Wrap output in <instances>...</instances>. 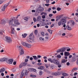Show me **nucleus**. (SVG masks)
Listing matches in <instances>:
<instances>
[{
  "instance_id": "f257e3e1",
  "label": "nucleus",
  "mask_w": 78,
  "mask_h": 78,
  "mask_svg": "<svg viewBox=\"0 0 78 78\" xmlns=\"http://www.w3.org/2000/svg\"><path fill=\"white\" fill-rule=\"evenodd\" d=\"M9 23L10 26H13V27H16L15 25H19L20 23L18 22L17 20H15L14 18H12L11 20L9 21Z\"/></svg>"
},
{
  "instance_id": "f03ea898",
  "label": "nucleus",
  "mask_w": 78,
  "mask_h": 78,
  "mask_svg": "<svg viewBox=\"0 0 78 78\" xmlns=\"http://www.w3.org/2000/svg\"><path fill=\"white\" fill-rule=\"evenodd\" d=\"M6 61L7 63L9 64H12L13 60L12 59H8L5 58H2L0 59V61L3 62Z\"/></svg>"
},
{
  "instance_id": "7ed1b4c3",
  "label": "nucleus",
  "mask_w": 78,
  "mask_h": 78,
  "mask_svg": "<svg viewBox=\"0 0 78 78\" xmlns=\"http://www.w3.org/2000/svg\"><path fill=\"white\" fill-rule=\"evenodd\" d=\"M48 60V61H50L51 63H54V64H57V65H59V62L57 61V60L55 59H54L52 60L51 58H49Z\"/></svg>"
},
{
  "instance_id": "20e7f679",
  "label": "nucleus",
  "mask_w": 78,
  "mask_h": 78,
  "mask_svg": "<svg viewBox=\"0 0 78 78\" xmlns=\"http://www.w3.org/2000/svg\"><path fill=\"white\" fill-rule=\"evenodd\" d=\"M44 10V8L41 7H38V9H37L36 12H37V13H39L40 12H42Z\"/></svg>"
},
{
  "instance_id": "39448f33",
  "label": "nucleus",
  "mask_w": 78,
  "mask_h": 78,
  "mask_svg": "<svg viewBox=\"0 0 78 78\" xmlns=\"http://www.w3.org/2000/svg\"><path fill=\"white\" fill-rule=\"evenodd\" d=\"M5 38L6 39V41L8 42V43H10V42H12V40H11V37L8 36H6L5 37Z\"/></svg>"
},
{
  "instance_id": "423d86ee",
  "label": "nucleus",
  "mask_w": 78,
  "mask_h": 78,
  "mask_svg": "<svg viewBox=\"0 0 78 78\" xmlns=\"http://www.w3.org/2000/svg\"><path fill=\"white\" fill-rule=\"evenodd\" d=\"M27 63H25V62H22L20 64L19 67L20 69H21V68L25 66H27Z\"/></svg>"
},
{
  "instance_id": "0eeeda50",
  "label": "nucleus",
  "mask_w": 78,
  "mask_h": 78,
  "mask_svg": "<svg viewBox=\"0 0 78 78\" xmlns=\"http://www.w3.org/2000/svg\"><path fill=\"white\" fill-rule=\"evenodd\" d=\"M19 50L20 51V55H23L24 54V51L23 49L22 48V46H20L19 48Z\"/></svg>"
},
{
  "instance_id": "6e6552de",
  "label": "nucleus",
  "mask_w": 78,
  "mask_h": 78,
  "mask_svg": "<svg viewBox=\"0 0 78 78\" xmlns=\"http://www.w3.org/2000/svg\"><path fill=\"white\" fill-rule=\"evenodd\" d=\"M76 59H77L76 61V64L78 65V55H76L73 57V61H76Z\"/></svg>"
},
{
  "instance_id": "1a4fd4ad",
  "label": "nucleus",
  "mask_w": 78,
  "mask_h": 78,
  "mask_svg": "<svg viewBox=\"0 0 78 78\" xmlns=\"http://www.w3.org/2000/svg\"><path fill=\"white\" fill-rule=\"evenodd\" d=\"M66 49L65 48H63L61 49L58 50L57 51V52H64V51H65Z\"/></svg>"
},
{
  "instance_id": "9d476101",
  "label": "nucleus",
  "mask_w": 78,
  "mask_h": 78,
  "mask_svg": "<svg viewBox=\"0 0 78 78\" xmlns=\"http://www.w3.org/2000/svg\"><path fill=\"white\" fill-rule=\"evenodd\" d=\"M65 17L61 19L60 22H61V24H65L66 23V20L65 19Z\"/></svg>"
},
{
  "instance_id": "9b49d317",
  "label": "nucleus",
  "mask_w": 78,
  "mask_h": 78,
  "mask_svg": "<svg viewBox=\"0 0 78 78\" xmlns=\"http://www.w3.org/2000/svg\"><path fill=\"white\" fill-rule=\"evenodd\" d=\"M0 23L2 25H5L6 23V21L4 20H1L0 21Z\"/></svg>"
},
{
  "instance_id": "f8f14e48",
  "label": "nucleus",
  "mask_w": 78,
  "mask_h": 78,
  "mask_svg": "<svg viewBox=\"0 0 78 78\" xmlns=\"http://www.w3.org/2000/svg\"><path fill=\"white\" fill-rule=\"evenodd\" d=\"M8 5L7 4H5L4 6L2 8V11H5V9L6 8V7H7V6H8Z\"/></svg>"
},
{
  "instance_id": "ddd939ff",
  "label": "nucleus",
  "mask_w": 78,
  "mask_h": 78,
  "mask_svg": "<svg viewBox=\"0 0 78 78\" xmlns=\"http://www.w3.org/2000/svg\"><path fill=\"white\" fill-rule=\"evenodd\" d=\"M64 56H69L70 55V53L68 52L65 51L64 52Z\"/></svg>"
},
{
  "instance_id": "4468645a",
  "label": "nucleus",
  "mask_w": 78,
  "mask_h": 78,
  "mask_svg": "<svg viewBox=\"0 0 78 78\" xmlns=\"http://www.w3.org/2000/svg\"><path fill=\"white\" fill-rule=\"evenodd\" d=\"M45 67L44 66H39L38 68V69H40V70H43L44 69Z\"/></svg>"
},
{
  "instance_id": "2eb2a0df",
  "label": "nucleus",
  "mask_w": 78,
  "mask_h": 78,
  "mask_svg": "<svg viewBox=\"0 0 78 78\" xmlns=\"http://www.w3.org/2000/svg\"><path fill=\"white\" fill-rule=\"evenodd\" d=\"M26 47H27V48H30L31 47V45L30 44L27 43L26 44Z\"/></svg>"
},
{
  "instance_id": "dca6fc26",
  "label": "nucleus",
  "mask_w": 78,
  "mask_h": 78,
  "mask_svg": "<svg viewBox=\"0 0 78 78\" xmlns=\"http://www.w3.org/2000/svg\"><path fill=\"white\" fill-rule=\"evenodd\" d=\"M5 69L2 68L0 70V73H2L3 72H5Z\"/></svg>"
},
{
  "instance_id": "f3484780",
  "label": "nucleus",
  "mask_w": 78,
  "mask_h": 78,
  "mask_svg": "<svg viewBox=\"0 0 78 78\" xmlns=\"http://www.w3.org/2000/svg\"><path fill=\"white\" fill-rule=\"evenodd\" d=\"M52 75L54 76H58L59 75V73H54L52 74Z\"/></svg>"
},
{
  "instance_id": "a211bd4d",
  "label": "nucleus",
  "mask_w": 78,
  "mask_h": 78,
  "mask_svg": "<svg viewBox=\"0 0 78 78\" xmlns=\"http://www.w3.org/2000/svg\"><path fill=\"white\" fill-rule=\"evenodd\" d=\"M27 36V34L26 33H24L23 34H22V36L23 37V38H25Z\"/></svg>"
},
{
  "instance_id": "6ab92c4d",
  "label": "nucleus",
  "mask_w": 78,
  "mask_h": 78,
  "mask_svg": "<svg viewBox=\"0 0 78 78\" xmlns=\"http://www.w3.org/2000/svg\"><path fill=\"white\" fill-rule=\"evenodd\" d=\"M33 58L34 59V60H37V59H38V58L36 56L34 55L33 56Z\"/></svg>"
},
{
  "instance_id": "aec40b11",
  "label": "nucleus",
  "mask_w": 78,
  "mask_h": 78,
  "mask_svg": "<svg viewBox=\"0 0 78 78\" xmlns=\"http://www.w3.org/2000/svg\"><path fill=\"white\" fill-rule=\"evenodd\" d=\"M66 28L67 30H72V28L70 27H69V26L68 25H67L66 26Z\"/></svg>"
},
{
  "instance_id": "412c9836",
  "label": "nucleus",
  "mask_w": 78,
  "mask_h": 78,
  "mask_svg": "<svg viewBox=\"0 0 78 78\" xmlns=\"http://www.w3.org/2000/svg\"><path fill=\"white\" fill-rule=\"evenodd\" d=\"M21 44H22V45L23 46H25V47H26V45H27V44L25 42H23V41H22L21 42Z\"/></svg>"
},
{
  "instance_id": "4be33fe9",
  "label": "nucleus",
  "mask_w": 78,
  "mask_h": 78,
  "mask_svg": "<svg viewBox=\"0 0 78 78\" xmlns=\"http://www.w3.org/2000/svg\"><path fill=\"white\" fill-rule=\"evenodd\" d=\"M67 60H66L65 59H63L62 60V63H64V62H67Z\"/></svg>"
},
{
  "instance_id": "5701e85b",
  "label": "nucleus",
  "mask_w": 78,
  "mask_h": 78,
  "mask_svg": "<svg viewBox=\"0 0 78 78\" xmlns=\"http://www.w3.org/2000/svg\"><path fill=\"white\" fill-rule=\"evenodd\" d=\"M12 34H14V32L15 31V30H14V28H13L12 29Z\"/></svg>"
},
{
  "instance_id": "b1692460",
  "label": "nucleus",
  "mask_w": 78,
  "mask_h": 78,
  "mask_svg": "<svg viewBox=\"0 0 78 78\" xmlns=\"http://www.w3.org/2000/svg\"><path fill=\"white\" fill-rule=\"evenodd\" d=\"M30 76L31 78H36V76L35 75H33V74H31L30 75Z\"/></svg>"
},
{
  "instance_id": "393cba45",
  "label": "nucleus",
  "mask_w": 78,
  "mask_h": 78,
  "mask_svg": "<svg viewBox=\"0 0 78 78\" xmlns=\"http://www.w3.org/2000/svg\"><path fill=\"white\" fill-rule=\"evenodd\" d=\"M62 75H63V76H68V74L66 73H63L62 74Z\"/></svg>"
},
{
  "instance_id": "a878e982",
  "label": "nucleus",
  "mask_w": 78,
  "mask_h": 78,
  "mask_svg": "<svg viewBox=\"0 0 78 78\" xmlns=\"http://www.w3.org/2000/svg\"><path fill=\"white\" fill-rule=\"evenodd\" d=\"M34 70V69L32 68H29V70L30 72H33Z\"/></svg>"
},
{
  "instance_id": "bb28decb",
  "label": "nucleus",
  "mask_w": 78,
  "mask_h": 78,
  "mask_svg": "<svg viewBox=\"0 0 78 78\" xmlns=\"http://www.w3.org/2000/svg\"><path fill=\"white\" fill-rule=\"evenodd\" d=\"M41 19V16H38L37 18V20H38V21H39Z\"/></svg>"
},
{
  "instance_id": "cd10ccee",
  "label": "nucleus",
  "mask_w": 78,
  "mask_h": 78,
  "mask_svg": "<svg viewBox=\"0 0 78 78\" xmlns=\"http://www.w3.org/2000/svg\"><path fill=\"white\" fill-rule=\"evenodd\" d=\"M24 20H26V21H28V18L27 17H25L23 18Z\"/></svg>"
},
{
  "instance_id": "c85d7f7f",
  "label": "nucleus",
  "mask_w": 78,
  "mask_h": 78,
  "mask_svg": "<svg viewBox=\"0 0 78 78\" xmlns=\"http://www.w3.org/2000/svg\"><path fill=\"white\" fill-rule=\"evenodd\" d=\"M78 70V69H77V68H74L73 69V70H72V71H73V72H74V70Z\"/></svg>"
},
{
  "instance_id": "c756f323",
  "label": "nucleus",
  "mask_w": 78,
  "mask_h": 78,
  "mask_svg": "<svg viewBox=\"0 0 78 78\" xmlns=\"http://www.w3.org/2000/svg\"><path fill=\"white\" fill-rule=\"evenodd\" d=\"M45 66L47 68H48L49 67L50 65V64H47L45 65Z\"/></svg>"
},
{
  "instance_id": "7c9ffc66",
  "label": "nucleus",
  "mask_w": 78,
  "mask_h": 78,
  "mask_svg": "<svg viewBox=\"0 0 78 78\" xmlns=\"http://www.w3.org/2000/svg\"><path fill=\"white\" fill-rule=\"evenodd\" d=\"M48 31L49 33H50V34H52V32L51 31V30H50V29H48Z\"/></svg>"
},
{
  "instance_id": "2f4dec72",
  "label": "nucleus",
  "mask_w": 78,
  "mask_h": 78,
  "mask_svg": "<svg viewBox=\"0 0 78 78\" xmlns=\"http://www.w3.org/2000/svg\"><path fill=\"white\" fill-rule=\"evenodd\" d=\"M62 16H63V15H61L59 16H58V17L59 19H61V17H62Z\"/></svg>"
},
{
  "instance_id": "473e14b6",
  "label": "nucleus",
  "mask_w": 78,
  "mask_h": 78,
  "mask_svg": "<svg viewBox=\"0 0 78 78\" xmlns=\"http://www.w3.org/2000/svg\"><path fill=\"white\" fill-rule=\"evenodd\" d=\"M23 75H24V74H23V72H22L21 73V77H22L23 76Z\"/></svg>"
},
{
  "instance_id": "72a5a7b5",
  "label": "nucleus",
  "mask_w": 78,
  "mask_h": 78,
  "mask_svg": "<svg viewBox=\"0 0 78 78\" xmlns=\"http://www.w3.org/2000/svg\"><path fill=\"white\" fill-rule=\"evenodd\" d=\"M58 24L59 26H60L61 25V21L58 22Z\"/></svg>"
},
{
  "instance_id": "f704fd0d",
  "label": "nucleus",
  "mask_w": 78,
  "mask_h": 78,
  "mask_svg": "<svg viewBox=\"0 0 78 78\" xmlns=\"http://www.w3.org/2000/svg\"><path fill=\"white\" fill-rule=\"evenodd\" d=\"M39 74L40 75H41L42 74V71L40 70L39 72Z\"/></svg>"
},
{
  "instance_id": "c9c22d12",
  "label": "nucleus",
  "mask_w": 78,
  "mask_h": 78,
  "mask_svg": "<svg viewBox=\"0 0 78 78\" xmlns=\"http://www.w3.org/2000/svg\"><path fill=\"white\" fill-rule=\"evenodd\" d=\"M56 21H58V20H59V19H60L59 18L58 16H57L56 17Z\"/></svg>"
},
{
  "instance_id": "e433bc0d",
  "label": "nucleus",
  "mask_w": 78,
  "mask_h": 78,
  "mask_svg": "<svg viewBox=\"0 0 78 78\" xmlns=\"http://www.w3.org/2000/svg\"><path fill=\"white\" fill-rule=\"evenodd\" d=\"M34 33L36 35H37V30H36L35 31Z\"/></svg>"
},
{
  "instance_id": "4c0bfd02",
  "label": "nucleus",
  "mask_w": 78,
  "mask_h": 78,
  "mask_svg": "<svg viewBox=\"0 0 78 78\" xmlns=\"http://www.w3.org/2000/svg\"><path fill=\"white\" fill-rule=\"evenodd\" d=\"M27 70H26L25 71L24 73L25 75H27Z\"/></svg>"
},
{
  "instance_id": "58836bf2",
  "label": "nucleus",
  "mask_w": 78,
  "mask_h": 78,
  "mask_svg": "<svg viewBox=\"0 0 78 78\" xmlns=\"http://www.w3.org/2000/svg\"><path fill=\"white\" fill-rule=\"evenodd\" d=\"M41 34H42V36H44V35H45V33L43 32H41Z\"/></svg>"
},
{
  "instance_id": "ea45409f",
  "label": "nucleus",
  "mask_w": 78,
  "mask_h": 78,
  "mask_svg": "<svg viewBox=\"0 0 78 78\" xmlns=\"http://www.w3.org/2000/svg\"><path fill=\"white\" fill-rule=\"evenodd\" d=\"M57 57L58 58H60L61 57V55H57Z\"/></svg>"
},
{
  "instance_id": "a19ab883",
  "label": "nucleus",
  "mask_w": 78,
  "mask_h": 78,
  "mask_svg": "<svg viewBox=\"0 0 78 78\" xmlns=\"http://www.w3.org/2000/svg\"><path fill=\"white\" fill-rule=\"evenodd\" d=\"M40 40H42V41H44V38L42 37H40Z\"/></svg>"
},
{
  "instance_id": "79ce46f5",
  "label": "nucleus",
  "mask_w": 78,
  "mask_h": 78,
  "mask_svg": "<svg viewBox=\"0 0 78 78\" xmlns=\"http://www.w3.org/2000/svg\"><path fill=\"white\" fill-rule=\"evenodd\" d=\"M61 9V8H59V7H58L57 8V11H60V10Z\"/></svg>"
},
{
  "instance_id": "37998d69",
  "label": "nucleus",
  "mask_w": 78,
  "mask_h": 78,
  "mask_svg": "<svg viewBox=\"0 0 78 78\" xmlns=\"http://www.w3.org/2000/svg\"><path fill=\"white\" fill-rule=\"evenodd\" d=\"M74 19L76 22H78V19H76V18H74Z\"/></svg>"
},
{
  "instance_id": "c03bdc74",
  "label": "nucleus",
  "mask_w": 78,
  "mask_h": 78,
  "mask_svg": "<svg viewBox=\"0 0 78 78\" xmlns=\"http://www.w3.org/2000/svg\"><path fill=\"white\" fill-rule=\"evenodd\" d=\"M46 2L47 3L49 4V2H50V0H46Z\"/></svg>"
},
{
  "instance_id": "a18cd8bd",
  "label": "nucleus",
  "mask_w": 78,
  "mask_h": 78,
  "mask_svg": "<svg viewBox=\"0 0 78 78\" xmlns=\"http://www.w3.org/2000/svg\"><path fill=\"white\" fill-rule=\"evenodd\" d=\"M33 72L36 73L37 72V70L36 69H34Z\"/></svg>"
},
{
  "instance_id": "49530a36",
  "label": "nucleus",
  "mask_w": 78,
  "mask_h": 78,
  "mask_svg": "<svg viewBox=\"0 0 78 78\" xmlns=\"http://www.w3.org/2000/svg\"><path fill=\"white\" fill-rule=\"evenodd\" d=\"M51 10V8H49L48 9V12H50Z\"/></svg>"
},
{
  "instance_id": "de8ad7c7",
  "label": "nucleus",
  "mask_w": 78,
  "mask_h": 78,
  "mask_svg": "<svg viewBox=\"0 0 78 78\" xmlns=\"http://www.w3.org/2000/svg\"><path fill=\"white\" fill-rule=\"evenodd\" d=\"M49 16L50 17H52V16H53V14H49Z\"/></svg>"
},
{
  "instance_id": "09e8293b",
  "label": "nucleus",
  "mask_w": 78,
  "mask_h": 78,
  "mask_svg": "<svg viewBox=\"0 0 78 78\" xmlns=\"http://www.w3.org/2000/svg\"><path fill=\"white\" fill-rule=\"evenodd\" d=\"M42 18L43 19H45V15H42Z\"/></svg>"
},
{
  "instance_id": "8fccbe9b",
  "label": "nucleus",
  "mask_w": 78,
  "mask_h": 78,
  "mask_svg": "<svg viewBox=\"0 0 78 78\" xmlns=\"http://www.w3.org/2000/svg\"><path fill=\"white\" fill-rule=\"evenodd\" d=\"M58 65V67L60 68L61 67V65L59 64V65Z\"/></svg>"
},
{
  "instance_id": "3c124183",
  "label": "nucleus",
  "mask_w": 78,
  "mask_h": 78,
  "mask_svg": "<svg viewBox=\"0 0 78 78\" xmlns=\"http://www.w3.org/2000/svg\"><path fill=\"white\" fill-rule=\"evenodd\" d=\"M45 6H49V5H50V4H45Z\"/></svg>"
},
{
  "instance_id": "603ef678",
  "label": "nucleus",
  "mask_w": 78,
  "mask_h": 78,
  "mask_svg": "<svg viewBox=\"0 0 78 78\" xmlns=\"http://www.w3.org/2000/svg\"><path fill=\"white\" fill-rule=\"evenodd\" d=\"M76 75H78V73H75L74 74V76H76Z\"/></svg>"
},
{
  "instance_id": "864d4df0",
  "label": "nucleus",
  "mask_w": 78,
  "mask_h": 78,
  "mask_svg": "<svg viewBox=\"0 0 78 78\" xmlns=\"http://www.w3.org/2000/svg\"><path fill=\"white\" fill-rule=\"evenodd\" d=\"M67 66H69L70 65V63L69 62H68L66 63Z\"/></svg>"
},
{
  "instance_id": "5fc2aeb1",
  "label": "nucleus",
  "mask_w": 78,
  "mask_h": 78,
  "mask_svg": "<svg viewBox=\"0 0 78 78\" xmlns=\"http://www.w3.org/2000/svg\"><path fill=\"white\" fill-rule=\"evenodd\" d=\"M31 11L32 12H36V10H32Z\"/></svg>"
},
{
  "instance_id": "6e6d98bb",
  "label": "nucleus",
  "mask_w": 78,
  "mask_h": 78,
  "mask_svg": "<svg viewBox=\"0 0 78 78\" xmlns=\"http://www.w3.org/2000/svg\"><path fill=\"white\" fill-rule=\"evenodd\" d=\"M28 59H25V62H28Z\"/></svg>"
},
{
  "instance_id": "4d7b16f0",
  "label": "nucleus",
  "mask_w": 78,
  "mask_h": 78,
  "mask_svg": "<svg viewBox=\"0 0 78 78\" xmlns=\"http://www.w3.org/2000/svg\"><path fill=\"white\" fill-rule=\"evenodd\" d=\"M37 57L38 58H41V56L40 55H37Z\"/></svg>"
},
{
  "instance_id": "13d9d810",
  "label": "nucleus",
  "mask_w": 78,
  "mask_h": 78,
  "mask_svg": "<svg viewBox=\"0 0 78 78\" xmlns=\"http://www.w3.org/2000/svg\"><path fill=\"white\" fill-rule=\"evenodd\" d=\"M69 37H72V36H73V35L72 34H69Z\"/></svg>"
},
{
  "instance_id": "bf43d9fd",
  "label": "nucleus",
  "mask_w": 78,
  "mask_h": 78,
  "mask_svg": "<svg viewBox=\"0 0 78 78\" xmlns=\"http://www.w3.org/2000/svg\"><path fill=\"white\" fill-rule=\"evenodd\" d=\"M33 20H34V22H36V18H34Z\"/></svg>"
},
{
  "instance_id": "052dcab7",
  "label": "nucleus",
  "mask_w": 78,
  "mask_h": 78,
  "mask_svg": "<svg viewBox=\"0 0 78 78\" xmlns=\"http://www.w3.org/2000/svg\"><path fill=\"white\" fill-rule=\"evenodd\" d=\"M72 57V55H69V58H71Z\"/></svg>"
},
{
  "instance_id": "680f3d73",
  "label": "nucleus",
  "mask_w": 78,
  "mask_h": 78,
  "mask_svg": "<svg viewBox=\"0 0 78 78\" xmlns=\"http://www.w3.org/2000/svg\"><path fill=\"white\" fill-rule=\"evenodd\" d=\"M53 14H56V11H53Z\"/></svg>"
},
{
  "instance_id": "e2e57ef3",
  "label": "nucleus",
  "mask_w": 78,
  "mask_h": 78,
  "mask_svg": "<svg viewBox=\"0 0 78 78\" xmlns=\"http://www.w3.org/2000/svg\"><path fill=\"white\" fill-rule=\"evenodd\" d=\"M71 49L70 48L68 49H67L66 51H69Z\"/></svg>"
},
{
  "instance_id": "0e129e2a",
  "label": "nucleus",
  "mask_w": 78,
  "mask_h": 78,
  "mask_svg": "<svg viewBox=\"0 0 78 78\" xmlns=\"http://www.w3.org/2000/svg\"><path fill=\"white\" fill-rule=\"evenodd\" d=\"M54 24H52L51 26V28H53L54 27Z\"/></svg>"
},
{
  "instance_id": "69168bd1",
  "label": "nucleus",
  "mask_w": 78,
  "mask_h": 78,
  "mask_svg": "<svg viewBox=\"0 0 78 78\" xmlns=\"http://www.w3.org/2000/svg\"><path fill=\"white\" fill-rule=\"evenodd\" d=\"M51 4H52V5H54V4H55V2H52L51 3Z\"/></svg>"
},
{
  "instance_id": "338daca9",
  "label": "nucleus",
  "mask_w": 78,
  "mask_h": 78,
  "mask_svg": "<svg viewBox=\"0 0 78 78\" xmlns=\"http://www.w3.org/2000/svg\"><path fill=\"white\" fill-rule=\"evenodd\" d=\"M45 38L46 39H48V37L46 36L45 37Z\"/></svg>"
},
{
  "instance_id": "774afa93",
  "label": "nucleus",
  "mask_w": 78,
  "mask_h": 78,
  "mask_svg": "<svg viewBox=\"0 0 78 78\" xmlns=\"http://www.w3.org/2000/svg\"><path fill=\"white\" fill-rule=\"evenodd\" d=\"M13 64L14 65H16V62H13Z\"/></svg>"
}]
</instances>
